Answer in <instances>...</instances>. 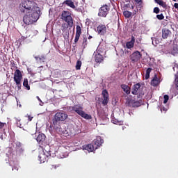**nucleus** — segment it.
<instances>
[{
  "label": "nucleus",
  "instance_id": "1",
  "mask_svg": "<svg viewBox=\"0 0 178 178\" xmlns=\"http://www.w3.org/2000/svg\"><path fill=\"white\" fill-rule=\"evenodd\" d=\"M18 10L21 15H24L31 12H38L41 9L34 0H21Z\"/></svg>",
  "mask_w": 178,
  "mask_h": 178
},
{
  "label": "nucleus",
  "instance_id": "2",
  "mask_svg": "<svg viewBox=\"0 0 178 178\" xmlns=\"http://www.w3.org/2000/svg\"><path fill=\"white\" fill-rule=\"evenodd\" d=\"M40 15H41V10L25 13L23 16V22L26 26H30V24L35 23L40 19Z\"/></svg>",
  "mask_w": 178,
  "mask_h": 178
},
{
  "label": "nucleus",
  "instance_id": "3",
  "mask_svg": "<svg viewBox=\"0 0 178 178\" xmlns=\"http://www.w3.org/2000/svg\"><path fill=\"white\" fill-rule=\"evenodd\" d=\"M69 116L66 113L58 112L55 114L54 118L53 120V126L55 130H59L60 129V124L59 122H65Z\"/></svg>",
  "mask_w": 178,
  "mask_h": 178
},
{
  "label": "nucleus",
  "instance_id": "4",
  "mask_svg": "<svg viewBox=\"0 0 178 178\" xmlns=\"http://www.w3.org/2000/svg\"><path fill=\"white\" fill-rule=\"evenodd\" d=\"M71 111H73V112H75V113H77L81 118H83V119H86L87 120H90V119H92V117L90 114L86 113L84 111V108L81 106V105H74V106L70 107Z\"/></svg>",
  "mask_w": 178,
  "mask_h": 178
},
{
  "label": "nucleus",
  "instance_id": "5",
  "mask_svg": "<svg viewBox=\"0 0 178 178\" xmlns=\"http://www.w3.org/2000/svg\"><path fill=\"white\" fill-rule=\"evenodd\" d=\"M61 19L63 22H65L70 27H73L74 22L73 17H72V13L68 10H63L61 13Z\"/></svg>",
  "mask_w": 178,
  "mask_h": 178
},
{
  "label": "nucleus",
  "instance_id": "6",
  "mask_svg": "<svg viewBox=\"0 0 178 178\" xmlns=\"http://www.w3.org/2000/svg\"><path fill=\"white\" fill-rule=\"evenodd\" d=\"M49 156H51V151L49 150V145H47L42 149V151L38 155L40 162L44 163L47 161Z\"/></svg>",
  "mask_w": 178,
  "mask_h": 178
},
{
  "label": "nucleus",
  "instance_id": "7",
  "mask_svg": "<svg viewBox=\"0 0 178 178\" xmlns=\"http://www.w3.org/2000/svg\"><path fill=\"white\" fill-rule=\"evenodd\" d=\"M69 149H70V147L67 145H61L59 146L58 150L56 151V154L60 158H65L66 155H67V151H69Z\"/></svg>",
  "mask_w": 178,
  "mask_h": 178
},
{
  "label": "nucleus",
  "instance_id": "8",
  "mask_svg": "<svg viewBox=\"0 0 178 178\" xmlns=\"http://www.w3.org/2000/svg\"><path fill=\"white\" fill-rule=\"evenodd\" d=\"M13 67L17 69L14 73V81L19 84V81L23 80V74H22V71L17 69V67L15 66V63H13Z\"/></svg>",
  "mask_w": 178,
  "mask_h": 178
},
{
  "label": "nucleus",
  "instance_id": "9",
  "mask_svg": "<svg viewBox=\"0 0 178 178\" xmlns=\"http://www.w3.org/2000/svg\"><path fill=\"white\" fill-rule=\"evenodd\" d=\"M109 10H111V8L108 5H104L99 9L98 16L100 17H106L108 13H109Z\"/></svg>",
  "mask_w": 178,
  "mask_h": 178
},
{
  "label": "nucleus",
  "instance_id": "10",
  "mask_svg": "<svg viewBox=\"0 0 178 178\" xmlns=\"http://www.w3.org/2000/svg\"><path fill=\"white\" fill-rule=\"evenodd\" d=\"M126 105L128 106H132V108H138L143 105V99H140L138 101L128 99L126 102Z\"/></svg>",
  "mask_w": 178,
  "mask_h": 178
},
{
  "label": "nucleus",
  "instance_id": "11",
  "mask_svg": "<svg viewBox=\"0 0 178 178\" xmlns=\"http://www.w3.org/2000/svg\"><path fill=\"white\" fill-rule=\"evenodd\" d=\"M141 56L143 54L140 53L138 51H136L130 56V59L132 63H136V62H138L141 59Z\"/></svg>",
  "mask_w": 178,
  "mask_h": 178
},
{
  "label": "nucleus",
  "instance_id": "12",
  "mask_svg": "<svg viewBox=\"0 0 178 178\" xmlns=\"http://www.w3.org/2000/svg\"><path fill=\"white\" fill-rule=\"evenodd\" d=\"M168 54L173 55V56H177L178 55V45L172 44V46L168 49Z\"/></svg>",
  "mask_w": 178,
  "mask_h": 178
},
{
  "label": "nucleus",
  "instance_id": "13",
  "mask_svg": "<svg viewBox=\"0 0 178 178\" xmlns=\"http://www.w3.org/2000/svg\"><path fill=\"white\" fill-rule=\"evenodd\" d=\"M102 94L103 97V105H108V102H109V93L108 92V90H106V89L104 90Z\"/></svg>",
  "mask_w": 178,
  "mask_h": 178
},
{
  "label": "nucleus",
  "instance_id": "14",
  "mask_svg": "<svg viewBox=\"0 0 178 178\" xmlns=\"http://www.w3.org/2000/svg\"><path fill=\"white\" fill-rule=\"evenodd\" d=\"M97 31L100 35H105V33H106V26L104 24H100L97 27Z\"/></svg>",
  "mask_w": 178,
  "mask_h": 178
},
{
  "label": "nucleus",
  "instance_id": "15",
  "mask_svg": "<svg viewBox=\"0 0 178 178\" xmlns=\"http://www.w3.org/2000/svg\"><path fill=\"white\" fill-rule=\"evenodd\" d=\"M80 35H81V27L80 26V25H77L74 38L75 44H77V42H79V40H80Z\"/></svg>",
  "mask_w": 178,
  "mask_h": 178
},
{
  "label": "nucleus",
  "instance_id": "16",
  "mask_svg": "<svg viewBox=\"0 0 178 178\" xmlns=\"http://www.w3.org/2000/svg\"><path fill=\"white\" fill-rule=\"evenodd\" d=\"M161 84V79L158 78L156 74L154 75L152 80L151 81V86L156 87Z\"/></svg>",
  "mask_w": 178,
  "mask_h": 178
},
{
  "label": "nucleus",
  "instance_id": "17",
  "mask_svg": "<svg viewBox=\"0 0 178 178\" xmlns=\"http://www.w3.org/2000/svg\"><path fill=\"white\" fill-rule=\"evenodd\" d=\"M63 5H65V6H68L72 9H76V6L74 5V1H73V0H65L63 2Z\"/></svg>",
  "mask_w": 178,
  "mask_h": 178
},
{
  "label": "nucleus",
  "instance_id": "18",
  "mask_svg": "<svg viewBox=\"0 0 178 178\" xmlns=\"http://www.w3.org/2000/svg\"><path fill=\"white\" fill-rule=\"evenodd\" d=\"M45 138H47V136H45V134H40L38 136L36 140L38 144H40V145H42V144H44V143L45 142Z\"/></svg>",
  "mask_w": 178,
  "mask_h": 178
},
{
  "label": "nucleus",
  "instance_id": "19",
  "mask_svg": "<svg viewBox=\"0 0 178 178\" xmlns=\"http://www.w3.org/2000/svg\"><path fill=\"white\" fill-rule=\"evenodd\" d=\"M134 42H136V37L134 35L131 36V41L127 42L126 43V47L128 49H131V48L134 47Z\"/></svg>",
  "mask_w": 178,
  "mask_h": 178
},
{
  "label": "nucleus",
  "instance_id": "20",
  "mask_svg": "<svg viewBox=\"0 0 178 178\" xmlns=\"http://www.w3.org/2000/svg\"><path fill=\"white\" fill-rule=\"evenodd\" d=\"M141 88V85L140 83H136L132 86L131 94L134 95H137L138 94V90Z\"/></svg>",
  "mask_w": 178,
  "mask_h": 178
},
{
  "label": "nucleus",
  "instance_id": "21",
  "mask_svg": "<svg viewBox=\"0 0 178 178\" xmlns=\"http://www.w3.org/2000/svg\"><path fill=\"white\" fill-rule=\"evenodd\" d=\"M136 45L140 47L141 44V41H143V37L140 34H134Z\"/></svg>",
  "mask_w": 178,
  "mask_h": 178
},
{
  "label": "nucleus",
  "instance_id": "22",
  "mask_svg": "<svg viewBox=\"0 0 178 178\" xmlns=\"http://www.w3.org/2000/svg\"><path fill=\"white\" fill-rule=\"evenodd\" d=\"M94 144L97 147H101L102 144H104V139L101 138V136L97 137L96 139L94 140Z\"/></svg>",
  "mask_w": 178,
  "mask_h": 178
},
{
  "label": "nucleus",
  "instance_id": "23",
  "mask_svg": "<svg viewBox=\"0 0 178 178\" xmlns=\"http://www.w3.org/2000/svg\"><path fill=\"white\" fill-rule=\"evenodd\" d=\"M121 88L123 89L124 92L127 95H129L131 92V88L130 86L126 85V84H122L121 85Z\"/></svg>",
  "mask_w": 178,
  "mask_h": 178
},
{
  "label": "nucleus",
  "instance_id": "24",
  "mask_svg": "<svg viewBox=\"0 0 178 178\" xmlns=\"http://www.w3.org/2000/svg\"><path fill=\"white\" fill-rule=\"evenodd\" d=\"M95 55V61L96 63H102V61L104 60V56L101 54H96L94 53Z\"/></svg>",
  "mask_w": 178,
  "mask_h": 178
},
{
  "label": "nucleus",
  "instance_id": "25",
  "mask_svg": "<svg viewBox=\"0 0 178 178\" xmlns=\"http://www.w3.org/2000/svg\"><path fill=\"white\" fill-rule=\"evenodd\" d=\"M172 34V32L167 29H164L162 30V38L165 40L169 37Z\"/></svg>",
  "mask_w": 178,
  "mask_h": 178
},
{
  "label": "nucleus",
  "instance_id": "26",
  "mask_svg": "<svg viewBox=\"0 0 178 178\" xmlns=\"http://www.w3.org/2000/svg\"><path fill=\"white\" fill-rule=\"evenodd\" d=\"M84 149L88 151V152H92L95 149V147H94V145L88 144L84 147Z\"/></svg>",
  "mask_w": 178,
  "mask_h": 178
},
{
  "label": "nucleus",
  "instance_id": "27",
  "mask_svg": "<svg viewBox=\"0 0 178 178\" xmlns=\"http://www.w3.org/2000/svg\"><path fill=\"white\" fill-rule=\"evenodd\" d=\"M17 123V127H19L20 129H23V124H22V120L20 118H15Z\"/></svg>",
  "mask_w": 178,
  "mask_h": 178
},
{
  "label": "nucleus",
  "instance_id": "28",
  "mask_svg": "<svg viewBox=\"0 0 178 178\" xmlns=\"http://www.w3.org/2000/svg\"><path fill=\"white\" fill-rule=\"evenodd\" d=\"M104 48L102 47H98L96 50V51L94 52V54H99V55H102V56H104Z\"/></svg>",
  "mask_w": 178,
  "mask_h": 178
},
{
  "label": "nucleus",
  "instance_id": "29",
  "mask_svg": "<svg viewBox=\"0 0 178 178\" xmlns=\"http://www.w3.org/2000/svg\"><path fill=\"white\" fill-rule=\"evenodd\" d=\"M69 27H70L69 26V24L63 23L61 24V31H63V33H65V31H66V30H67Z\"/></svg>",
  "mask_w": 178,
  "mask_h": 178
},
{
  "label": "nucleus",
  "instance_id": "30",
  "mask_svg": "<svg viewBox=\"0 0 178 178\" xmlns=\"http://www.w3.org/2000/svg\"><path fill=\"white\" fill-rule=\"evenodd\" d=\"M156 3H158L159 5H160V6H162L163 8H166L167 5L166 3L164 2L162 0H154Z\"/></svg>",
  "mask_w": 178,
  "mask_h": 178
},
{
  "label": "nucleus",
  "instance_id": "31",
  "mask_svg": "<svg viewBox=\"0 0 178 178\" xmlns=\"http://www.w3.org/2000/svg\"><path fill=\"white\" fill-rule=\"evenodd\" d=\"M23 86L26 88V90H30V86L29 85V79H27V78H25L24 79Z\"/></svg>",
  "mask_w": 178,
  "mask_h": 178
},
{
  "label": "nucleus",
  "instance_id": "32",
  "mask_svg": "<svg viewBox=\"0 0 178 178\" xmlns=\"http://www.w3.org/2000/svg\"><path fill=\"white\" fill-rule=\"evenodd\" d=\"M123 15L126 19H129V17H131L132 13L129 10H125L123 12Z\"/></svg>",
  "mask_w": 178,
  "mask_h": 178
},
{
  "label": "nucleus",
  "instance_id": "33",
  "mask_svg": "<svg viewBox=\"0 0 178 178\" xmlns=\"http://www.w3.org/2000/svg\"><path fill=\"white\" fill-rule=\"evenodd\" d=\"M35 59L36 60H38L39 62H44L45 56H35Z\"/></svg>",
  "mask_w": 178,
  "mask_h": 178
},
{
  "label": "nucleus",
  "instance_id": "34",
  "mask_svg": "<svg viewBox=\"0 0 178 178\" xmlns=\"http://www.w3.org/2000/svg\"><path fill=\"white\" fill-rule=\"evenodd\" d=\"M81 65H82V63H81V60H79L76 61V70H80V69H81Z\"/></svg>",
  "mask_w": 178,
  "mask_h": 178
},
{
  "label": "nucleus",
  "instance_id": "35",
  "mask_svg": "<svg viewBox=\"0 0 178 178\" xmlns=\"http://www.w3.org/2000/svg\"><path fill=\"white\" fill-rule=\"evenodd\" d=\"M88 44V42L86 37H83V48L87 47V45Z\"/></svg>",
  "mask_w": 178,
  "mask_h": 178
},
{
  "label": "nucleus",
  "instance_id": "36",
  "mask_svg": "<svg viewBox=\"0 0 178 178\" xmlns=\"http://www.w3.org/2000/svg\"><path fill=\"white\" fill-rule=\"evenodd\" d=\"M112 122L114 124H118L119 126H122V124H123V122L118 121V120H112Z\"/></svg>",
  "mask_w": 178,
  "mask_h": 178
},
{
  "label": "nucleus",
  "instance_id": "37",
  "mask_svg": "<svg viewBox=\"0 0 178 178\" xmlns=\"http://www.w3.org/2000/svg\"><path fill=\"white\" fill-rule=\"evenodd\" d=\"M17 152H18V154H23V152H24V147H18V149H16Z\"/></svg>",
  "mask_w": 178,
  "mask_h": 178
},
{
  "label": "nucleus",
  "instance_id": "38",
  "mask_svg": "<svg viewBox=\"0 0 178 178\" xmlns=\"http://www.w3.org/2000/svg\"><path fill=\"white\" fill-rule=\"evenodd\" d=\"M22 147H23V145L22 144V143H20V142H16L15 143L16 149H17L18 148H21Z\"/></svg>",
  "mask_w": 178,
  "mask_h": 178
},
{
  "label": "nucleus",
  "instance_id": "39",
  "mask_svg": "<svg viewBox=\"0 0 178 178\" xmlns=\"http://www.w3.org/2000/svg\"><path fill=\"white\" fill-rule=\"evenodd\" d=\"M156 17L159 20H163L165 19V16H163V14L157 15Z\"/></svg>",
  "mask_w": 178,
  "mask_h": 178
},
{
  "label": "nucleus",
  "instance_id": "40",
  "mask_svg": "<svg viewBox=\"0 0 178 178\" xmlns=\"http://www.w3.org/2000/svg\"><path fill=\"white\" fill-rule=\"evenodd\" d=\"M163 98H164L163 104H168V101H169V95H165L163 96Z\"/></svg>",
  "mask_w": 178,
  "mask_h": 178
},
{
  "label": "nucleus",
  "instance_id": "41",
  "mask_svg": "<svg viewBox=\"0 0 178 178\" xmlns=\"http://www.w3.org/2000/svg\"><path fill=\"white\" fill-rule=\"evenodd\" d=\"M5 127H6V123L0 121V130H2V129H5Z\"/></svg>",
  "mask_w": 178,
  "mask_h": 178
},
{
  "label": "nucleus",
  "instance_id": "42",
  "mask_svg": "<svg viewBox=\"0 0 178 178\" xmlns=\"http://www.w3.org/2000/svg\"><path fill=\"white\" fill-rule=\"evenodd\" d=\"M175 85L177 87V90H178V72L177 74L175 75Z\"/></svg>",
  "mask_w": 178,
  "mask_h": 178
},
{
  "label": "nucleus",
  "instance_id": "43",
  "mask_svg": "<svg viewBox=\"0 0 178 178\" xmlns=\"http://www.w3.org/2000/svg\"><path fill=\"white\" fill-rule=\"evenodd\" d=\"M17 86V90L18 91H19V90H22V81H19V83H15Z\"/></svg>",
  "mask_w": 178,
  "mask_h": 178
},
{
  "label": "nucleus",
  "instance_id": "44",
  "mask_svg": "<svg viewBox=\"0 0 178 178\" xmlns=\"http://www.w3.org/2000/svg\"><path fill=\"white\" fill-rule=\"evenodd\" d=\"M160 111H161V112L165 113L166 111H168V108L166 107H165V106H161Z\"/></svg>",
  "mask_w": 178,
  "mask_h": 178
},
{
  "label": "nucleus",
  "instance_id": "45",
  "mask_svg": "<svg viewBox=\"0 0 178 178\" xmlns=\"http://www.w3.org/2000/svg\"><path fill=\"white\" fill-rule=\"evenodd\" d=\"M159 12H161V10L159 9V8L155 7V8H154V13L158 14V13H159Z\"/></svg>",
  "mask_w": 178,
  "mask_h": 178
},
{
  "label": "nucleus",
  "instance_id": "46",
  "mask_svg": "<svg viewBox=\"0 0 178 178\" xmlns=\"http://www.w3.org/2000/svg\"><path fill=\"white\" fill-rule=\"evenodd\" d=\"M12 170H19V166H17V165H14L13 167V169H12Z\"/></svg>",
  "mask_w": 178,
  "mask_h": 178
},
{
  "label": "nucleus",
  "instance_id": "47",
  "mask_svg": "<svg viewBox=\"0 0 178 178\" xmlns=\"http://www.w3.org/2000/svg\"><path fill=\"white\" fill-rule=\"evenodd\" d=\"M152 70V68H150V67H149V68H147V70H146V73L147 74H149V73H151V71Z\"/></svg>",
  "mask_w": 178,
  "mask_h": 178
},
{
  "label": "nucleus",
  "instance_id": "48",
  "mask_svg": "<svg viewBox=\"0 0 178 178\" xmlns=\"http://www.w3.org/2000/svg\"><path fill=\"white\" fill-rule=\"evenodd\" d=\"M175 69H178V64H177V63H175V64L174 65L173 70H175Z\"/></svg>",
  "mask_w": 178,
  "mask_h": 178
},
{
  "label": "nucleus",
  "instance_id": "49",
  "mask_svg": "<svg viewBox=\"0 0 178 178\" xmlns=\"http://www.w3.org/2000/svg\"><path fill=\"white\" fill-rule=\"evenodd\" d=\"M28 119L29 122H31L33 120V117L28 115Z\"/></svg>",
  "mask_w": 178,
  "mask_h": 178
},
{
  "label": "nucleus",
  "instance_id": "50",
  "mask_svg": "<svg viewBox=\"0 0 178 178\" xmlns=\"http://www.w3.org/2000/svg\"><path fill=\"white\" fill-rule=\"evenodd\" d=\"M174 8H175V9H178V3H175Z\"/></svg>",
  "mask_w": 178,
  "mask_h": 178
},
{
  "label": "nucleus",
  "instance_id": "51",
  "mask_svg": "<svg viewBox=\"0 0 178 178\" xmlns=\"http://www.w3.org/2000/svg\"><path fill=\"white\" fill-rule=\"evenodd\" d=\"M145 79H146V80H147V79H149V74L146 73Z\"/></svg>",
  "mask_w": 178,
  "mask_h": 178
},
{
  "label": "nucleus",
  "instance_id": "52",
  "mask_svg": "<svg viewBox=\"0 0 178 178\" xmlns=\"http://www.w3.org/2000/svg\"><path fill=\"white\" fill-rule=\"evenodd\" d=\"M134 1L137 3H140V2H141V0H134Z\"/></svg>",
  "mask_w": 178,
  "mask_h": 178
},
{
  "label": "nucleus",
  "instance_id": "53",
  "mask_svg": "<svg viewBox=\"0 0 178 178\" xmlns=\"http://www.w3.org/2000/svg\"><path fill=\"white\" fill-rule=\"evenodd\" d=\"M88 38V40H91V38H92V36L89 35Z\"/></svg>",
  "mask_w": 178,
  "mask_h": 178
},
{
  "label": "nucleus",
  "instance_id": "54",
  "mask_svg": "<svg viewBox=\"0 0 178 178\" xmlns=\"http://www.w3.org/2000/svg\"><path fill=\"white\" fill-rule=\"evenodd\" d=\"M37 98H38V99L39 101H41V99H40L39 97H37Z\"/></svg>",
  "mask_w": 178,
  "mask_h": 178
},
{
  "label": "nucleus",
  "instance_id": "55",
  "mask_svg": "<svg viewBox=\"0 0 178 178\" xmlns=\"http://www.w3.org/2000/svg\"><path fill=\"white\" fill-rule=\"evenodd\" d=\"M54 169H56V165H52Z\"/></svg>",
  "mask_w": 178,
  "mask_h": 178
},
{
  "label": "nucleus",
  "instance_id": "56",
  "mask_svg": "<svg viewBox=\"0 0 178 178\" xmlns=\"http://www.w3.org/2000/svg\"><path fill=\"white\" fill-rule=\"evenodd\" d=\"M126 129V127H122V130H124Z\"/></svg>",
  "mask_w": 178,
  "mask_h": 178
},
{
  "label": "nucleus",
  "instance_id": "57",
  "mask_svg": "<svg viewBox=\"0 0 178 178\" xmlns=\"http://www.w3.org/2000/svg\"><path fill=\"white\" fill-rule=\"evenodd\" d=\"M1 140L3 139L2 136H1Z\"/></svg>",
  "mask_w": 178,
  "mask_h": 178
}]
</instances>
